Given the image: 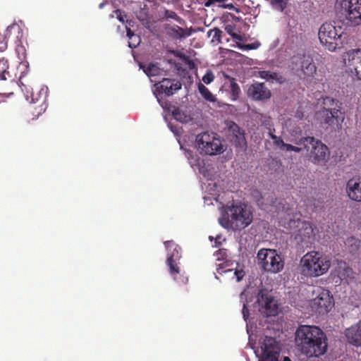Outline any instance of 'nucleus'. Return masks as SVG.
Segmentation results:
<instances>
[{
	"instance_id": "obj_48",
	"label": "nucleus",
	"mask_w": 361,
	"mask_h": 361,
	"mask_svg": "<svg viewBox=\"0 0 361 361\" xmlns=\"http://www.w3.org/2000/svg\"><path fill=\"white\" fill-rule=\"evenodd\" d=\"M309 226H310L309 228H307V227L306 228V230L310 231V232L309 231L307 232L308 234L310 233H312L313 232V229H312V226L310 224H309Z\"/></svg>"
},
{
	"instance_id": "obj_39",
	"label": "nucleus",
	"mask_w": 361,
	"mask_h": 361,
	"mask_svg": "<svg viewBox=\"0 0 361 361\" xmlns=\"http://www.w3.org/2000/svg\"><path fill=\"white\" fill-rule=\"evenodd\" d=\"M7 43L6 37L0 32V51H4L7 48Z\"/></svg>"
},
{
	"instance_id": "obj_46",
	"label": "nucleus",
	"mask_w": 361,
	"mask_h": 361,
	"mask_svg": "<svg viewBox=\"0 0 361 361\" xmlns=\"http://www.w3.org/2000/svg\"><path fill=\"white\" fill-rule=\"evenodd\" d=\"M224 256L226 255V250H219L217 252V255Z\"/></svg>"
},
{
	"instance_id": "obj_51",
	"label": "nucleus",
	"mask_w": 361,
	"mask_h": 361,
	"mask_svg": "<svg viewBox=\"0 0 361 361\" xmlns=\"http://www.w3.org/2000/svg\"><path fill=\"white\" fill-rule=\"evenodd\" d=\"M114 14L110 15V18H114Z\"/></svg>"
},
{
	"instance_id": "obj_10",
	"label": "nucleus",
	"mask_w": 361,
	"mask_h": 361,
	"mask_svg": "<svg viewBox=\"0 0 361 361\" xmlns=\"http://www.w3.org/2000/svg\"><path fill=\"white\" fill-rule=\"evenodd\" d=\"M307 152L308 153L310 160L313 164L318 165H324L330 155L328 147L315 137H314V141L311 142Z\"/></svg>"
},
{
	"instance_id": "obj_49",
	"label": "nucleus",
	"mask_w": 361,
	"mask_h": 361,
	"mask_svg": "<svg viewBox=\"0 0 361 361\" xmlns=\"http://www.w3.org/2000/svg\"><path fill=\"white\" fill-rule=\"evenodd\" d=\"M283 361H291L288 357H284Z\"/></svg>"
},
{
	"instance_id": "obj_13",
	"label": "nucleus",
	"mask_w": 361,
	"mask_h": 361,
	"mask_svg": "<svg viewBox=\"0 0 361 361\" xmlns=\"http://www.w3.org/2000/svg\"><path fill=\"white\" fill-rule=\"evenodd\" d=\"M154 87V94L159 100V97H162V95L169 97L176 93L181 89L182 84L176 79L163 78L161 81L156 82Z\"/></svg>"
},
{
	"instance_id": "obj_7",
	"label": "nucleus",
	"mask_w": 361,
	"mask_h": 361,
	"mask_svg": "<svg viewBox=\"0 0 361 361\" xmlns=\"http://www.w3.org/2000/svg\"><path fill=\"white\" fill-rule=\"evenodd\" d=\"M258 264L265 271L278 273L283 268V261L276 250L261 249L257 253Z\"/></svg>"
},
{
	"instance_id": "obj_11",
	"label": "nucleus",
	"mask_w": 361,
	"mask_h": 361,
	"mask_svg": "<svg viewBox=\"0 0 361 361\" xmlns=\"http://www.w3.org/2000/svg\"><path fill=\"white\" fill-rule=\"evenodd\" d=\"M259 311L267 317L278 314L279 306L274 297L266 289H261L257 296Z\"/></svg>"
},
{
	"instance_id": "obj_30",
	"label": "nucleus",
	"mask_w": 361,
	"mask_h": 361,
	"mask_svg": "<svg viewBox=\"0 0 361 361\" xmlns=\"http://www.w3.org/2000/svg\"><path fill=\"white\" fill-rule=\"evenodd\" d=\"M222 31L219 27H214L209 30L207 32L208 36L212 35V42H216L217 44L221 43V35Z\"/></svg>"
},
{
	"instance_id": "obj_16",
	"label": "nucleus",
	"mask_w": 361,
	"mask_h": 361,
	"mask_svg": "<svg viewBox=\"0 0 361 361\" xmlns=\"http://www.w3.org/2000/svg\"><path fill=\"white\" fill-rule=\"evenodd\" d=\"M238 262L225 260L222 263L217 264L216 272L220 275L224 274H231L232 278L235 277L236 279V281L239 282L243 279L245 273L242 269H238Z\"/></svg>"
},
{
	"instance_id": "obj_3",
	"label": "nucleus",
	"mask_w": 361,
	"mask_h": 361,
	"mask_svg": "<svg viewBox=\"0 0 361 361\" xmlns=\"http://www.w3.org/2000/svg\"><path fill=\"white\" fill-rule=\"evenodd\" d=\"M342 104L339 100L326 97L323 99L322 107L317 112V119L324 128H338L344 120Z\"/></svg>"
},
{
	"instance_id": "obj_34",
	"label": "nucleus",
	"mask_w": 361,
	"mask_h": 361,
	"mask_svg": "<svg viewBox=\"0 0 361 361\" xmlns=\"http://www.w3.org/2000/svg\"><path fill=\"white\" fill-rule=\"evenodd\" d=\"M271 4L276 9L283 11L286 7V2L285 0H269Z\"/></svg>"
},
{
	"instance_id": "obj_43",
	"label": "nucleus",
	"mask_w": 361,
	"mask_h": 361,
	"mask_svg": "<svg viewBox=\"0 0 361 361\" xmlns=\"http://www.w3.org/2000/svg\"><path fill=\"white\" fill-rule=\"evenodd\" d=\"M281 149L284 150L286 152H290L293 149V145L290 144H286L284 142Z\"/></svg>"
},
{
	"instance_id": "obj_33",
	"label": "nucleus",
	"mask_w": 361,
	"mask_h": 361,
	"mask_svg": "<svg viewBox=\"0 0 361 361\" xmlns=\"http://www.w3.org/2000/svg\"><path fill=\"white\" fill-rule=\"evenodd\" d=\"M144 72L148 76H155L159 74L160 68L155 64L150 63L145 69Z\"/></svg>"
},
{
	"instance_id": "obj_15",
	"label": "nucleus",
	"mask_w": 361,
	"mask_h": 361,
	"mask_svg": "<svg viewBox=\"0 0 361 361\" xmlns=\"http://www.w3.org/2000/svg\"><path fill=\"white\" fill-rule=\"evenodd\" d=\"M247 97L255 101H264L269 99L271 92L264 82H255L248 87Z\"/></svg>"
},
{
	"instance_id": "obj_50",
	"label": "nucleus",
	"mask_w": 361,
	"mask_h": 361,
	"mask_svg": "<svg viewBox=\"0 0 361 361\" xmlns=\"http://www.w3.org/2000/svg\"><path fill=\"white\" fill-rule=\"evenodd\" d=\"M189 63H190V64L191 63L192 66H194V63H193V62H192V61H190V62H189Z\"/></svg>"
},
{
	"instance_id": "obj_40",
	"label": "nucleus",
	"mask_w": 361,
	"mask_h": 361,
	"mask_svg": "<svg viewBox=\"0 0 361 361\" xmlns=\"http://www.w3.org/2000/svg\"><path fill=\"white\" fill-rule=\"evenodd\" d=\"M114 13L116 15V18L121 22L122 23H125L124 18L126 17V15L123 11L120 9H116L114 11Z\"/></svg>"
},
{
	"instance_id": "obj_2",
	"label": "nucleus",
	"mask_w": 361,
	"mask_h": 361,
	"mask_svg": "<svg viewBox=\"0 0 361 361\" xmlns=\"http://www.w3.org/2000/svg\"><path fill=\"white\" fill-rule=\"evenodd\" d=\"M252 219V213L245 204L233 202L224 208L219 222L225 228L240 231L248 226Z\"/></svg>"
},
{
	"instance_id": "obj_25",
	"label": "nucleus",
	"mask_w": 361,
	"mask_h": 361,
	"mask_svg": "<svg viewBox=\"0 0 361 361\" xmlns=\"http://www.w3.org/2000/svg\"><path fill=\"white\" fill-rule=\"evenodd\" d=\"M126 35L128 37V46L129 47L133 49L136 48L141 42V39L139 35H135L133 31L130 30V28L126 26Z\"/></svg>"
},
{
	"instance_id": "obj_21",
	"label": "nucleus",
	"mask_w": 361,
	"mask_h": 361,
	"mask_svg": "<svg viewBox=\"0 0 361 361\" xmlns=\"http://www.w3.org/2000/svg\"><path fill=\"white\" fill-rule=\"evenodd\" d=\"M164 245L168 250V257H172L173 259L179 260L181 257V248L173 240H167L164 242Z\"/></svg>"
},
{
	"instance_id": "obj_6",
	"label": "nucleus",
	"mask_w": 361,
	"mask_h": 361,
	"mask_svg": "<svg viewBox=\"0 0 361 361\" xmlns=\"http://www.w3.org/2000/svg\"><path fill=\"white\" fill-rule=\"evenodd\" d=\"M196 143L201 154L216 155L224 151L220 138L214 133L204 132L197 135Z\"/></svg>"
},
{
	"instance_id": "obj_24",
	"label": "nucleus",
	"mask_w": 361,
	"mask_h": 361,
	"mask_svg": "<svg viewBox=\"0 0 361 361\" xmlns=\"http://www.w3.org/2000/svg\"><path fill=\"white\" fill-rule=\"evenodd\" d=\"M178 261L173 259L172 257H168L166 260V264L169 267V271L170 275L173 278L174 280L177 279L178 275L180 274V268L178 265Z\"/></svg>"
},
{
	"instance_id": "obj_27",
	"label": "nucleus",
	"mask_w": 361,
	"mask_h": 361,
	"mask_svg": "<svg viewBox=\"0 0 361 361\" xmlns=\"http://www.w3.org/2000/svg\"><path fill=\"white\" fill-rule=\"evenodd\" d=\"M198 90L202 97L207 101L214 102L216 101L215 96L209 91V90L203 84L199 83Z\"/></svg>"
},
{
	"instance_id": "obj_5",
	"label": "nucleus",
	"mask_w": 361,
	"mask_h": 361,
	"mask_svg": "<svg viewBox=\"0 0 361 361\" xmlns=\"http://www.w3.org/2000/svg\"><path fill=\"white\" fill-rule=\"evenodd\" d=\"M318 36L321 44L330 51L343 47V32L341 27H336L331 23H324L319 27Z\"/></svg>"
},
{
	"instance_id": "obj_35",
	"label": "nucleus",
	"mask_w": 361,
	"mask_h": 361,
	"mask_svg": "<svg viewBox=\"0 0 361 361\" xmlns=\"http://www.w3.org/2000/svg\"><path fill=\"white\" fill-rule=\"evenodd\" d=\"M259 43H257V42H255V43H252V44H240V43L237 44V47L239 49H243V50L256 49L259 47Z\"/></svg>"
},
{
	"instance_id": "obj_12",
	"label": "nucleus",
	"mask_w": 361,
	"mask_h": 361,
	"mask_svg": "<svg viewBox=\"0 0 361 361\" xmlns=\"http://www.w3.org/2000/svg\"><path fill=\"white\" fill-rule=\"evenodd\" d=\"M260 349L259 361H279L281 348L274 338L265 336L261 343Z\"/></svg>"
},
{
	"instance_id": "obj_1",
	"label": "nucleus",
	"mask_w": 361,
	"mask_h": 361,
	"mask_svg": "<svg viewBox=\"0 0 361 361\" xmlns=\"http://www.w3.org/2000/svg\"><path fill=\"white\" fill-rule=\"evenodd\" d=\"M295 334L296 348L302 355L312 358L319 357L326 353L327 337L318 326L300 325Z\"/></svg>"
},
{
	"instance_id": "obj_26",
	"label": "nucleus",
	"mask_w": 361,
	"mask_h": 361,
	"mask_svg": "<svg viewBox=\"0 0 361 361\" xmlns=\"http://www.w3.org/2000/svg\"><path fill=\"white\" fill-rule=\"evenodd\" d=\"M169 33L174 39L185 38L190 35V33L187 32L185 29L178 25L170 27Z\"/></svg>"
},
{
	"instance_id": "obj_52",
	"label": "nucleus",
	"mask_w": 361,
	"mask_h": 361,
	"mask_svg": "<svg viewBox=\"0 0 361 361\" xmlns=\"http://www.w3.org/2000/svg\"><path fill=\"white\" fill-rule=\"evenodd\" d=\"M126 23H128L129 25H130V23L128 22V20H126Z\"/></svg>"
},
{
	"instance_id": "obj_4",
	"label": "nucleus",
	"mask_w": 361,
	"mask_h": 361,
	"mask_svg": "<svg viewBox=\"0 0 361 361\" xmlns=\"http://www.w3.org/2000/svg\"><path fill=\"white\" fill-rule=\"evenodd\" d=\"M301 273L308 277H317L326 273L331 266L327 257L315 251L305 254L301 259Z\"/></svg>"
},
{
	"instance_id": "obj_8",
	"label": "nucleus",
	"mask_w": 361,
	"mask_h": 361,
	"mask_svg": "<svg viewBox=\"0 0 361 361\" xmlns=\"http://www.w3.org/2000/svg\"><path fill=\"white\" fill-rule=\"evenodd\" d=\"M335 7L345 14L351 25H361V0H336Z\"/></svg>"
},
{
	"instance_id": "obj_37",
	"label": "nucleus",
	"mask_w": 361,
	"mask_h": 361,
	"mask_svg": "<svg viewBox=\"0 0 361 361\" xmlns=\"http://www.w3.org/2000/svg\"><path fill=\"white\" fill-rule=\"evenodd\" d=\"M270 137L271 138V140H273L274 142V144L278 147H280V149H281L283 144H284V142L283 140L281 139V137H279L276 135H274L272 133H270Z\"/></svg>"
},
{
	"instance_id": "obj_41",
	"label": "nucleus",
	"mask_w": 361,
	"mask_h": 361,
	"mask_svg": "<svg viewBox=\"0 0 361 361\" xmlns=\"http://www.w3.org/2000/svg\"><path fill=\"white\" fill-rule=\"evenodd\" d=\"M243 316L245 320H246L250 315L249 309L247 307L245 304H243V310H242Z\"/></svg>"
},
{
	"instance_id": "obj_28",
	"label": "nucleus",
	"mask_w": 361,
	"mask_h": 361,
	"mask_svg": "<svg viewBox=\"0 0 361 361\" xmlns=\"http://www.w3.org/2000/svg\"><path fill=\"white\" fill-rule=\"evenodd\" d=\"M314 141V137H302L298 140H295L294 141V143L298 146L302 147V150L307 151L308 148H310V145L311 144V142Z\"/></svg>"
},
{
	"instance_id": "obj_42",
	"label": "nucleus",
	"mask_w": 361,
	"mask_h": 361,
	"mask_svg": "<svg viewBox=\"0 0 361 361\" xmlns=\"http://www.w3.org/2000/svg\"><path fill=\"white\" fill-rule=\"evenodd\" d=\"M227 0H207V1L205 3L206 6H210L212 5H214L216 3H224Z\"/></svg>"
},
{
	"instance_id": "obj_19",
	"label": "nucleus",
	"mask_w": 361,
	"mask_h": 361,
	"mask_svg": "<svg viewBox=\"0 0 361 361\" xmlns=\"http://www.w3.org/2000/svg\"><path fill=\"white\" fill-rule=\"evenodd\" d=\"M345 335L349 343L361 346V322L346 329Z\"/></svg>"
},
{
	"instance_id": "obj_29",
	"label": "nucleus",
	"mask_w": 361,
	"mask_h": 361,
	"mask_svg": "<svg viewBox=\"0 0 361 361\" xmlns=\"http://www.w3.org/2000/svg\"><path fill=\"white\" fill-rule=\"evenodd\" d=\"M226 32L231 36V37L234 39V40H238V41H243V37L239 35V34H237L235 30V25L234 24H227L225 25V27H224Z\"/></svg>"
},
{
	"instance_id": "obj_38",
	"label": "nucleus",
	"mask_w": 361,
	"mask_h": 361,
	"mask_svg": "<svg viewBox=\"0 0 361 361\" xmlns=\"http://www.w3.org/2000/svg\"><path fill=\"white\" fill-rule=\"evenodd\" d=\"M214 79V75L212 71H207L202 77V81L206 84L211 83Z\"/></svg>"
},
{
	"instance_id": "obj_32",
	"label": "nucleus",
	"mask_w": 361,
	"mask_h": 361,
	"mask_svg": "<svg viewBox=\"0 0 361 361\" xmlns=\"http://www.w3.org/2000/svg\"><path fill=\"white\" fill-rule=\"evenodd\" d=\"M8 68V62L4 59H0V80H6V75H8V71H7Z\"/></svg>"
},
{
	"instance_id": "obj_14",
	"label": "nucleus",
	"mask_w": 361,
	"mask_h": 361,
	"mask_svg": "<svg viewBox=\"0 0 361 361\" xmlns=\"http://www.w3.org/2000/svg\"><path fill=\"white\" fill-rule=\"evenodd\" d=\"M46 92L43 89L32 91L31 102L32 105L30 106V109L33 116L38 117L46 111Z\"/></svg>"
},
{
	"instance_id": "obj_17",
	"label": "nucleus",
	"mask_w": 361,
	"mask_h": 361,
	"mask_svg": "<svg viewBox=\"0 0 361 361\" xmlns=\"http://www.w3.org/2000/svg\"><path fill=\"white\" fill-rule=\"evenodd\" d=\"M348 66L354 70L356 76L361 80V49H350L346 53Z\"/></svg>"
},
{
	"instance_id": "obj_47",
	"label": "nucleus",
	"mask_w": 361,
	"mask_h": 361,
	"mask_svg": "<svg viewBox=\"0 0 361 361\" xmlns=\"http://www.w3.org/2000/svg\"><path fill=\"white\" fill-rule=\"evenodd\" d=\"M224 8H233V5L232 4H226V5H222Z\"/></svg>"
},
{
	"instance_id": "obj_45",
	"label": "nucleus",
	"mask_w": 361,
	"mask_h": 361,
	"mask_svg": "<svg viewBox=\"0 0 361 361\" xmlns=\"http://www.w3.org/2000/svg\"><path fill=\"white\" fill-rule=\"evenodd\" d=\"M16 29H17L18 32L20 30V27L19 26L14 25H12L11 27H8L7 31L11 32V30H16Z\"/></svg>"
},
{
	"instance_id": "obj_36",
	"label": "nucleus",
	"mask_w": 361,
	"mask_h": 361,
	"mask_svg": "<svg viewBox=\"0 0 361 361\" xmlns=\"http://www.w3.org/2000/svg\"><path fill=\"white\" fill-rule=\"evenodd\" d=\"M164 16L166 18H171V19H174L176 20V21H178L179 23H181L183 20L176 14V12L174 11H169V10H166L165 11V15Z\"/></svg>"
},
{
	"instance_id": "obj_44",
	"label": "nucleus",
	"mask_w": 361,
	"mask_h": 361,
	"mask_svg": "<svg viewBox=\"0 0 361 361\" xmlns=\"http://www.w3.org/2000/svg\"><path fill=\"white\" fill-rule=\"evenodd\" d=\"M292 151L295 152H297V153H299V152L302 151V147H298V146L293 145Z\"/></svg>"
},
{
	"instance_id": "obj_22",
	"label": "nucleus",
	"mask_w": 361,
	"mask_h": 361,
	"mask_svg": "<svg viewBox=\"0 0 361 361\" xmlns=\"http://www.w3.org/2000/svg\"><path fill=\"white\" fill-rule=\"evenodd\" d=\"M259 76L267 81L275 80L278 83L282 84L286 81L285 78L279 73L276 72H271L269 71H259Z\"/></svg>"
},
{
	"instance_id": "obj_23",
	"label": "nucleus",
	"mask_w": 361,
	"mask_h": 361,
	"mask_svg": "<svg viewBox=\"0 0 361 361\" xmlns=\"http://www.w3.org/2000/svg\"><path fill=\"white\" fill-rule=\"evenodd\" d=\"M301 70L307 76L312 75L316 72V66L310 56H303L301 61Z\"/></svg>"
},
{
	"instance_id": "obj_20",
	"label": "nucleus",
	"mask_w": 361,
	"mask_h": 361,
	"mask_svg": "<svg viewBox=\"0 0 361 361\" xmlns=\"http://www.w3.org/2000/svg\"><path fill=\"white\" fill-rule=\"evenodd\" d=\"M223 75L224 78L227 80V82H225L224 85L228 86V87L231 99L232 101H236L239 99L241 93L240 86L237 83L236 79L226 73H224Z\"/></svg>"
},
{
	"instance_id": "obj_18",
	"label": "nucleus",
	"mask_w": 361,
	"mask_h": 361,
	"mask_svg": "<svg viewBox=\"0 0 361 361\" xmlns=\"http://www.w3.org/2000/svg\"><path fill=\"white\" fill-rule=\"evenodd\" d=\"M345 192L350 200L361 202V178H351L346 183Z\"/></svg>"
},
{
	"instance_id": "obj_9",
	"label": "nucleus",
	"mask_w": 361,
	"mask_h": 361,
	"mask_svg": "<svg viewBox=\"0 0 361 361\" xmlns=\"http://www.w3.org/2000/svg\"><path fill=\"white\" fill-rule=\"evenodd\" d=\"M317 295L310 302L313 312L319 314H324L329 312L334 305V298L329 290L318 288L314 291Z\"/></svg>"
},
{
	"instance_id": "obj_31",
	"label": "nucleus",
	"mask_w": 361,
	"mask_h": 361,
	"mask_svg": "<svg viewBox=\"0 0 361 361\" xmlns=\"http://www.w3.org/2000/svg\"><path fill=\"white\" fill-rule=\"evenodd\" d=\"M172 114L176 120L181 123H185L188 121L187 114L184 111H183L180 108L175 109Z\"/></svg>"
}]
</instances>
